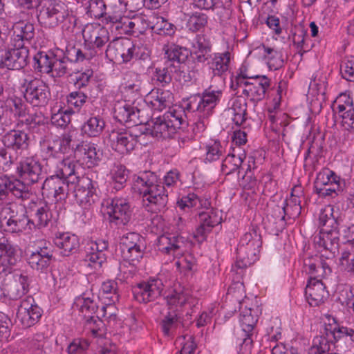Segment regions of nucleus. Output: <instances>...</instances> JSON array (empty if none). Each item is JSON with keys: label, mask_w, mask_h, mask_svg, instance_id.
Here are the masks:
<instances>
[{"label": "nucleus", "mask_w": 354, "mask_h": 354, "mask_svg": "<svg viewBox=\"0 0 354 354\" xmlns=\"http://www.w3.org/2000/svg\"><path fill=\"white\" fill-rule=\"evenodd\" d=\"M156 183V176L145 171L134 176L132 189L142 196L145 205L153 206L155 211L161 212L167 206L168 195L164 185Z\"/></svg>", "instance_id": "f257e3e1"}, {"label": "nucleus", "mask_w": 354, "mask_h": 354, "mask_svg": "<svg viewBox=\"0 0 354 354\" xmlns=\"http://www.w3.org/2000/svg\"><path fill=\"white\" fill-rule=\"evenodd\" d=\"M184 116V110H170L162 116L147 122L142 133L157 138H169L176 133L177 129L187 127V123Z\"/></svg>", "instance_id": "f03ea898"}, {"label": "nucleus", "mask_w": 354, "mask_h": 354, "mask_svg": "<svg viewBox=\"0 0 354 354\" xmlns=\"http://www.w3.org/2000/svg\"><path fill=\"white\" fill-rule=\"evenodd\" d=\"M262 245V239L260 229L258 227H252L241 239L236 250L237 258L242 265L237 262L239 268L251 265L257 259V253Z\"/></svg>", "instance_id": "7ed1b4c3"}, {"label": "nucleus", "mask_w": 354, "mask_h": 354, "mask_svg": "<svg viewBox=\"0 0 354 354\" xmlns=\"http://www.w3.org/2000/svg\"><path fill=\"white\" fill-rule=\"evenodd\" d=\"M2 142L5 147L0 149V156L9 165L17 160L19 151L27 150L29 147L28 136L21 130L13 129L7 132L3 136Z\"/></svg>", "instance_id": "20e7f679"}, {"label": "nucleus", "mask_w": 354, "mask_h": 354, "mask_svg": "<svg viewBox=\"0 0 354 354\" xmlns=\"http://www.w3.org/2000/svg\"><path fill=\"white\" fill-rule=\"evenodd\" d=\"M257 322V318L252 315L251 309H246L240 314L241 326L234 330V335L237 343L240 342V354H250L252 350V331Z\"/></svg>", "instance_id": "39448f33"}, {"label": "nucleus", "mask_w": 354, "mask_h": 354, "mask_svg": "<svg viewBox=\"0 0 354 354\" xmlns=\"http://www.w3.org/2000/svg\"><path fill=\"white\" fill-rule=\"evenodd\" d=\"M236 79L239 84H243L247 87L243 90V93L253 102L262 100L270 85L269 79L265 75L254 77L243 75L237 77Z\"/></svg>", "instance_id": "423d86ee"}, {"label": "nucleus", "mask_w": 354, "mask_h": 354, "mask_svg": "<svg viewBox=\"0 0 354 354\" xmlns=\"http://www.w3.org/2000/svg\"><path fill=\"white\" fill-rule=\"evenodd\" d=\"M24 87L26 100L35 106L46 105L50 98L48 86L39 79L26 80Z\"/></svg>", "instance_id": "0eeeda50"}, {"label": "nucleus", "mask_w": 354, "mask_h": 354, "mask_svg": "<svg viewBox=\"0 0 354 354\" xmlns=\"http://www.w3.org/2000/svg\"><path fill=\"white\" fill-rule=\"evenodd\" d=\"M28 47H13L10 50L0 49V66L10 70H19L28 64Z\"/></svg>", "instance_id": "6e6552de"}, {"label": "nucleus", "mask_w": 354, "mask_h": 354, "mask_svg": "<svg viewBox=\"0 0 354 354\" xmlns=\"http://www.w3.org/2000/svg\"><path fill=\"white\" fill-rule=\"evenodd\" d=\"M95 185V183L90 178L82 176L71 186L75 193V201L80 205L86 208L94 203L97 197Z\"/></svg>", "instance_id": "1a4fd4ad"}, {"label": "nucleus", "mask_w": 354, "mask_h": 354, "mask_svg": "<svg viewBox=\"0 0 354 354\" xmlns=\"http://www.w3.org/2000/svg\"><path fill=\"white\" fill-rule=\"evenodd\" d=\"M42 310L36 304L34 298L28 296L21 300L18 307L17 318L24 328L35 325L41 317Z\"/></svg>", "instance_id": "9d476101"}, {"label": "nucleus", "mask_w": 354, "mask_h": 354, "mask_svg": "<svg viewBox=\"0 0 354 354\" xmlns=\"http://www.w3.org/2000/svg\"><path fill=\"white\" fill-rule=\"evenodd\" d=\"M67 15L68 9L64 3L50 1L40 10L39 20L45 27L53 28L60 25Z\"/></svg>", "instance_id": "9b49d317"}, {"label": "nucleus", "mask_w": 354, "mask_h": 354, "mask_svg": "<svg viewBox=\"0 0 354 354\" xmlns=\"http://www.w3.org/2000/svg\"><path fill=\"white\" fill-rule=\"evenodd\" d=\"M106 208L110 222L115 225H125L131 218L132 211L130 204L125 198L111 199Z\"/></svg>", "instance_id": "f8f14e48"}, {"label": "nucleus", "mask_w": 354, "mask_h": 354, "mask_svg": "<svg viewBox=\"0 0 354 354\" xmlns=\"http://www.w3.org/2000/svg\"><path fill=\"white\" fill-rule=\"evenodd\" d=\"M164 289L162 280L153 279L138 283L133 288L134 299L138 302L148 303L159 297Z\"/></svg>", "instance_id": "ddd939ff"}, {"label": "nucleus", "mask_w": 354, "mask_h": 354, "mask_svg": "<svg viewBox=\"0 0 354 354\" xmlns=\"http://www.w3.org/2000/svg\"><path fill=\"white\" fill-rule=\"evenodd\" d=\"M134 50V45L129 39H116L109 44L105 54L111 61L127 62L133 57Z\"/></svg>", "instance_id": "4468645a"}, {"label": "nucleus", "mask_w": 354, "mask_h": 354, "mask_svg": "<svg viewBox=\"0 0 354 354\" xmlns=\"http://www.w3.org/2000/svg\"><path fill=\"white\" fill-rule=\"evenodd\" d=\"M71 186V183L59 177V174L52 175L43 183V194L53 197L56 201H62L67 198Z\"/></svg>", "instance_id": "2eb2a0df"}, {"label": "nucleus", "mask_w": 354, "mask_h": 354, "mask_svg": "<svg viewBox=\"0 0 354 354\" xmlns=\"http://www.w3.org/2000/svg\"><path fill=\"white\" fill-rule=\"evenodd\" d=\"M19 177L27 184H35L41 179V165L30 157L21 160L16 168Z\"/></svg>", "instance_id": "dca6fc26"}, {"label": "nucleus", "mask_w": 354, "mask_h": 354, "mask_svg": "<svg viewBox=\"0 0 354 354\" xmlns=\"http://www.w3.org/2000/svg\"><path fill=\"white\" fill-rule=\"evenodd\" d=\"M111 147L120 153H127L133 150L138 143V136L128 131H112L109 136Z\"/></svg>", "instance_id": "f3484780"}, {"label": "nucleus", "mask_w": 354, "mask_h": 354, "mask_svg": "<svg viewBox=\"0 0 354 354\" xmlns=\"http://www.w3.org/2000/svg\"><path fill=\"white\" fill-rule=\"evenodd\" d=\"M339 229H320L313 239L315 247L318 250L328 251L331 257H334L339 250Z\"/></svg>", "instance_id": "a211bd4d"}, {"label": "nucleus", "mask_w": 354, "mask_h": 354, "mask_svg": "<svg viewBox=\"0 0 354 354\" xmlns=\"http://www.w3.org/2000/svg\"><path fill=\"white\" fill-rule=\"evenodd\" d=\"M11 45L12 47H28L35 37V28L32 24L20 20L12 25Z\"/></svg>", "instance_id": "6ab92c4d"}, {"label": "nucleus", "mask_w": 354, "mask_h": 354, "mask_svg": "<svg viewBox=\"0 0 354 354\" xmlns=\"http://www.w3.org/2000/svg\"><path fill=\"white\" fill-rule=\"evenodd\" d=\"M114 118L121 124L131 123L137 125L142 121L140 119V111L126 101H118L114 106Z\"/></svg>", "instance_id": "aec40b11"}, {"label": "nucleus", "mask_w": 354, "mask_h": 354, "mask_svg": "<svg viewBox=\"0 0 354 354\" xmlns=\"http://www.w3.org/2000/svg\"><path fill=\"white\" fill-rule=\"evenodd\" d=\"M305 295L308 304L312 306H317L328 298V292L320 279L310 277L306 287Z\"/></svg>", "instance_id": "412c9836"}, {"label": "nucleus", "mask_w": 354, "mask_h": 354, "mask_svg": "<svg viewBox=\"0 0 354 354\" xmlns=\"http://www.w3.org/2000/svg\"><path fill=\"white\" fill-rule=\"evenodd\" d=\"M85 41L93 44V47L101 49L109 40L107 29L100 24L86 26L82 31Z\"/></svg>", "instance_id": "4be33fe9"}, {"label": "nucleus", "mask_w": 354, "mask_h": 354, "mask_svg": "<svg viewBox=\"0 0 354 354\" xmlns=\"http://www.w3.org/2000/svg\"><path fill=\"white\" fill-rule=\"evenodd\" d=\"M184 242L182 237L163 234L158 237L157 247L159 252L164 254L171 255L174 257L183 254L182 248Z\"/></svg>", "instance_id": "5701e85b"}, {"label": "nucleus", "mask_w": 354, "mask_h": 354, "mask_svg": "<svg viewBox=\"0 0 354 354\" xmlns=\"http://www.w3.org/2000/svg\"><path fill=\"white\" fill-rule=\"evenodd\" d=\"M222 97L221 91L205 90L201 96H198V102L196 111L203 117H209L219 102Z\"/></svg>", "instance_id": "b1692460"}, {"label": "nucleus", "mask_w": 354, "mask_h": 354, "mask_svg": "<svg viewBox=\"0 0 354 354\" xmlns=\"http://www.w3.org/2000/svg\"><path fill=\"white\" fill-rule=\"evenodd\" d=\"M55 245L61 250L64 257H68L75 253L80 246L78 237L68 232H57L54 239Z\"/></svg>", "instance_id": "393cba45"}, {"label": "nucleus", "mask_w": 354, "mask_h": 354, "mask_svg": "<svg viewBox=\"0 0 354 354\" xmlns=\"http://www.w3.org/2000/svg\"><path fill=\"white\" fill-rule=\"evenodd\" d=\"M77 306H80V312L82 313V316L85 319V322L87 321H92L94 319H98L101 317H104L106 315L107 309L113 308V306H103L101 308V312L97 313V315L95 314L97 313V306L93 300L88 297L79 299L76 303Z\"/></svg>", "instance_id": "a878e982"}, {"label": "nucleus", "mask_w": 354, "mask_h": 354, "mask_svg": "<svg viewBox=\"0 0 354 354\" xmlns=\"http://www.w3.org/2000/svg\"><path fill=\"white\" fill-rule=\"evenodd\" d=\"M75 155L82 158L83 163L88 167H93L100 159L101 153L97 150L96 145L93 143L82 142L76 146Z\"/></svg>", "instance_id": "bb28decb"}, {"label": "nucleus", "mask_w": 354, "mask_h": 354, "mask_svg": "<svg viewBox=\"0 0 354 354\" xmlns=\"http://www.w3.org/2000/svg\"><path fill=\"white\" fill-rule=\"evenodd\" d=\"M29 230L32 227L42 228L50 221L49 208L46 205H35L30 208Z\"/></svg>", "instance_id": "cd10ccee"}, {"label": "nucleus", "mask_w": 354, "mask_h": 354, "mask_svg": "<svg viewBox=\"0 0 354 354\" xmlns=\"http://www.w3.org/2000/svg\"><path fill=\"white\" fill-rule=\"evenodd\" d=\"M163 51L168 59L167 63H171V62H176L179 66H178L181 73H184V66H181L180 64L184 63L188 58L189 51L186 48L179 46L174 43L167 44L164 45Z\"/></svg>", "instance_id": "c85d7f7f"}, {"label": "nucleus", "mask_w": 354, "mask_h": 354, "mask_svg": "<svg viewBox=\"0 0 354 354\" xmlns=\"http://www.w3.org/2000/svg\"><path fill=\"white\" fill-rule=\"evenodd\" d=\"M18 261V255L15 247L7 239L0 241V262L12 270Z\"/></svg>", "instance_id": "c756f323"}, {"label": "nucleus", "mask_w": 354, "mask_h": 354, "mask_svg": "<svg viewBox=\"0 0 354 354\" xmlns=\"http://www.w3.org/2000/svg\"><path fill=\"white\" fill-rule=\"evenodd\" d=\"M333 207L331 205H327L322 209L319 216V225L322 226L321 229H326V230L339 229L342 220L333 214Z\"/></svg>", "instance_id": "7c9ffc66"}, {"label": "nucleus", "mask_w": 354, "mask_h": 354, "mask_svg": "<svg viewBox=\"0 0 354 354\" xmlns=\"http://www.w3.org/2000/svg\"><path fill=\"white\" fill-rule=\"evenodd\" d=\"M60 160V167L56 174H59V177H62L67 182L70 183L73 186L77 178H80L81 176H76V165L77 163L72 160L68 158L62 159Z\"/></svg>", "instance_id": "2f4dec72"}, {"label": "nucleus", "mask_w": 354, "mask_h": 354, "mask_svg": "<svg viewBox=\"0 0 354 354\" xmlns=\"http://www.w3.org/2000/svg\"><path fill=\"white\" fill-rule=\"evenodd\" d=\"M1 223H4L6 220L17 219L29 217L27 215V211L24 206L17 203H8L2 207Z\"/></svg>", "instance_id": "473e14b6"}, {"label": "nucleus", "mask_w": 354, "mask_h": 354, "mask_svg": "<svg viewBox=\"0 0 354 354\" xmlns=\"http://www.w3.org/2000/svg\"><path fill=\"white\" fill-rule=\"evenodd\" d=\"M230 62V54L229 52L215 55L209 63L214 75L221 76L225 73L229 68Z\"/></svg>", "instance_id": "72a5a7b5"}, {"label": "nucleus", "mask_w": 354, "mask_h": 354, "mask_svg": "<svg viewBox=\"0 0 354 354\" xmlns=\"http://www.w3.org/2000/svg\"><path fill=\"white\" fill-rule=\"evenodd\" d=\"M104 127L105 122L100 116H92L82 125V131L90 137H96L102 132Z\"/></svg>", "instance_id": "f704fd0d"}, {"label": "nucleus", "mask_w": 354, "mask_h": 354, "mask_svg": "<svg viewBox=\"0 0 354 354\" xmlns=\"http://www.w3.org/2000/svg\"><path fill=\"white\" fill-rule=\"evenodd\" d=\"M151 24V30L158 35L171 36L176 32L175 26L161 16L153 17Z\"/></svg>", "instance_id": "c9c22d12"}, {"label": "nucleus", "mask_w": 354, "mask_h": 354, "mask_svg": "<svg viewBox=\"0 0 354 354\" xmlns=\"http://www.w3.org/2000/svg\"><path fill=\"white\" fill-rule=\"evenodd\" d=\"M129 171L122 165H115L111 173V185L116 191L122 189L126 185Z\"/></svg>", "instance_id": "e433bc0d"}, {"label": "nucleus", "mask_w": 354, "mask_h": 354, "mask_svg": "<svg viewBox=\"0 0 354 354\" xmlns=\"http://www.w3.org/2000/svg\"><path fill=\"white\" fill-rule=\"evenodd\" d=\"M330 328L326 327V335L331 337L335 342L344 338H349L351 342H354V330L350 328L340 326L335 324L333 327L329 324Z\"/></svg>", "instance_id": "4c0bfd02"}, {"label": "nucleus", "mask_w": 354, "mask_h": 354, "mask_svg": "<svg viewBox=\"0 0 354 354\" xmlns=\"http://www.w3.org/2000/svg\"><path fill=\"white\" fill-rule=\"evenodd\" d=\"M245 158L244 153L241 155L228 154L223 161L221 165L222 172L225 175H229L239 170Z\"/></svg>", "instance_id": "58836bf2"}, {"label": "nucleus", "mask_w": 354, "mask_h": 354, "mask_svg": "<svg viewBox=\"0 0 354 354\" xmlns=\"http://www.w3.org/2000/svg\"><path fill=\"white\" fill-rule=\"evenodd\" d=\"M30 184H27L23 180L10 178V183L8 184V194L10 192L16 198L22 200H26L29 198L30 192L28 186Z\"/></svg>", "instance_id": "ea45409f"}, {"label": "nucleus", "mask_w": 354, "mask_h": 354, "mask_svg": "<svg viewBox=\"0 0 354 354\" xmlns=\"http://www.w3.org/2000/svg\"><path fill=\"white\" fill-rule=\"evenodd\" d=\"M30 184H27L23 180L10 178V183L8 184V194L10 192L16 198L22 200H26L29 198L30 192L28 186Z\"/></svg>", "instance_id": "a19ab883"}, {"label": "nucleus", "mask_w": 354, "mask_h": 354, "mask_svg": "<svg viewBox=\"0 0 354 354\" xmlns=\"http://www.w3.org/2000/svg\"><path fill=\"white\" fill-rule=\"evenodd\" d=\"M345 187V182L340 177H335L332 180V184L328 187H322L320 190H315V192L321 197L337 196L339 192H342Z\"/></svg>", "instance_id": "79ce46f5"}, {"label": "nucleus", "mask_w": 354, "mask_h": 354, "mask_svg": "<svg viewBox=\"0 0 354 354\" xmlns=\"http://www.w3.org/2000/svg\"><path fill=\"white\" fill-rule=\"evenodd\" d=\"M176 68L177 66L171 63H166L164 66L156 68L154 77L162 86H165L171 82L173 71H176Z\"/></svg>", "instance_id": "37998d69"}, {"label": "nucleus", "mask_w": 354, "mask_h": 354, "mask_svg": "<svg viewBox=\"0 0 354 354\" xmlns=\"http://www.w3.org/2000/svg\"><path fill=\"white\" fill-rule=\"evenodd\" d=\"M29 290V281L27 276L20 274L18 279L9 291L12 299H17L26 294Z\"/></svg>", "instance_id": "c03bdc74"}, {"label": "nucleus", "mask_w": 354, "mask_h": 354, "mask_svg": "<svg viewBox=\"0 0 354 354\" xmlns=\"http://www.w3.org/2000/svg\"><path fill=\"white\" fill-rule=\"evenodd\" d=\"M53 55L39 53L34 57V68L44 73H52Z\"/></svg>", "instance_id": "a18cd8bd"}, {"label": "nucleus", "mask_w": 354, "mask_h": 354, "mask_svg": "<svg viewBox=\"0 0 354 354\" xmlns=\"http://www.w3.org/2000/svg\"><path fill=\"white\" fill-rule=\"evenodd\" d=\"M29 217L11 219L10 221L6 220L4 223H1L4 227V230L10 233H19L22 232L27 229H29Z\"/></svg>", "instance_id": "49530a36"}, {"label": "nucleus", "mask_w": 354, "mask_h": 354, "mask_svg": "<svg viewBox=\"0 0 354 354\" xmlns=\"http://www.w3.org/2000/svg\"><path fill=\"white\" fill-rule=\"evenodd\" d=\"M106 6L104 0H89L86 7L87 14L96 19L104 17L106 19Z\"/></svg>", "instance_id": "de8ad7c7"}, {"label": "nucleus", "mask_w": 354, "mask_h": 354, "mask_svg": "<svg viewBox=\"0 0 354 354\" xmlns=\"http://www.w3.org/2000/svg\"><path fill=\"white\" fill-rule=\"evenodd\" d=\"M6 104L18 117H24L27 113V105L23 100L17 96L8 97L6 100Z\"/></svg>", "instance_id": "09e8293b"}, {"label": "nucleus", "mask_w": 354, "mask_h": 354, "mask_svg": "<svg viewBox=\"0 0 354 354\" xmlns=\"http://www.w3.org/2000/svg\"><path fill=\"white\" fill-rule=\"evenodd\" d=\"M144 242V238L140 234L136 232L128 233L120 239L121 252L130 250L136 245H143Z\"/></svg>", "instance_id": "8fccbe9b"}, {"label": "nucleus", "mask_w": 354, "mask_h": 354, "mask_svg": "<svg viewBox=\"0 0 354 354\" xmlns=\"http://www.w3.org/2000/svg\"><path fill=\"white\" fill-rule=\"evenodd\" d=\"M263 48L266 53L265 58L268 59V64L270 68L277 70L283 66V60L280 52L265 45H263Z\"/></svg>", "instance_id": "3c124183"}, {"label": "nucleus", "mask_w": 354, "mask_h": 354, "mask_svg": "<svg viewBox=\"0 0 354 354\" xmlns=\"http://www.w3.org/2000/svg\"><path fill=\"white\" fill-rule=\"evenodd\" d=\"M171 93L169 91H158L157 95L151 101L152 107L158 111H162L171 104Z\"/></svg>", "instance_id": "603ef678"}, {"label": "nucleus", "mask_w": 354, "mask_h": 354, "mask_svg": "<svg viewBox=\"0 0 354 354\" xmlns=\"http://www.w3.org/2000/svg\"><path fill=\"white\" fill-rule=\"evenodd\" d=\"M335 177H339L335 173L328 169H323L317 175V178L314 182V187L315 190H320L322 187H328L332 184V180Z\"/></svg>", "instance_id": "864d4df0"}, {"label": "nucleus", "mask_w": 354, "mask_h": 354, "mask_svg": "<svg viewBox=\"0 0 354 354\" xmlns=\"http://www.w3.org/2000/svg\"><path fill=\"white\" fill-rule=\"evenodd\" d=\"M221 218L213 210L199 213L200 224L205 226L207 230L212 229L221 223Z\"/></svg>", "instance_id": "5fc2aeb1"}, {"label": "nucleus", "mask_w": 354, "mask_h": 354, "mask_svg": "<svg viewBox=\"0 0 354 354\" xmlns=\"http://www.w3.org/2000/svg\"><path fill=\"white\" fill-rule=\"evenodd\" d=\"M330 337L324 335L315 337L313 339L312 351L315 350V353L317 354H323L330 351L333 342Z\"/></svg>", "instance_id": "6e6d98bb"}, {"label": "nucleus", "mask_w": 354, "mask_h": 354, "mask_svg": "<svg viewBox=\"0 0 354 354\" xmlns=\"http://www.w3.org/2000/svg\"><path fill=\"white\" fill-rule=\"evenodd\" d=\"M145 244L136 245L130 250L122 251V256L124 261H129L131 264L138 262L143 257Z\"/></svg>", "instance_id": "4d7b16f0"}, {"label": "nucleus", "mask_w": 354, "mask_h": 354, "mask_svg": "<svg viewBox=\"0 0 354 354\" xmlns=\"http://www.w3.org/2000/svg\"><path fill=\"white\" fill-rule=\"evenodd\" d=\"M188 296L183 291L174 290L171 293L166 297L167 304L170 309L176 308L178 306H183L187 301Z\"/></svg>", "instance_id": "13d9d810"}, {"label": "nucleus", "mask_w": 354, "mask_h": 354, "mask_svg": "<svg viewBox=\"0 0 354 354\" xmlns=\"http://www.w3.org/2000/svg\"><path fill=\"white\" fill-rule=\"evenodd\" d=\"M90 346L88 340L82 338L74 339L68 346V354H85Z\"/></svg>", "instance_id": "bf43d9fd"}, {"label": "nucleus", "mask_w": 354, "mask_h": 354, "mask_svg": "<svg viewBox=\"0 0 354 354\" xmlns=\"http://www.w3.org/2000/svg\"><path fill=\"white\" fill-rule=\"evenodd\" d=\"M70 64H71V62L68 58L58 59L54 56L53 57L52 73H55V75L57 77H62L68 73Z\"/></svg>", "instance_id": "052dcab7"}, {"label": "nucleus", "mask_w": 354, "mask_h": 354, "mask_svg": "<svg viewBox=\"0 0 354 354\" xmlns=\"http://www.w3.org/2000/svg\"><path fill=\"white\" fill-rule=\"evenodd\" d=\"M335 103V109L338 111L339 113H342V115H346L354 109L353 108V101L351 97L346 94H341L336 100Z\"/></svg>", "instance_id": "680f3d73"}, {"label": "nucleus", "mask_w": 354, "mask_h": 354, "mask_svg": "<svg viewBox=\"0 0 354 354\" xmlns=\"http://www.w3.org/2000/svg\"><path fill=\"white\" fill-rule=\"evenodd\" d=\"M207 19L205 14L198 12L193 14L188 21L189 29L194 32L201 30L206 26Z\"/></svg>", "instance_id": "e2e57ef3"}, {"label": "nucleus", "mask_w": 354, "mask_h": 354, "mask_svg": "<svg viewBox=\"0 0 354 354\" xmlns=\"http://www.w3.org/2000/svg\"><path fill=\"white\" fill-rule=\"evenodd\" d=\"M231 0H222L220 4L216 5V15L221 22H226L231 17L232 10L231 8Z\"/></svg>", "instance_id": "0e129e2a"}, {"label": "nucleus", "mask_w": 354, "mask_h": 354, "mask_svg": "<svg viewBox=\"0 0 354 354\" xmlns=\"http://www.w3.org/2000/svg\"><path fill=\"white\" fill-rule=\"evenodd\" d=\"M134 30H131L133 35L138 37L144 34L149 27V22L145 15H134L133 21Z\"/></svg>", "instance_id": "69168bd1"}, {"label": "nucleus", "mask_w": 354, "mask_h": 354, "mask_svg": "<svg viewBox=\"0 0 354 354\" xmlns=\"http://www.w3.org/2000/svg\"><path fill=\"white\" fill-rule=\"evenodd\" d=\"M340 73L345 80L354 82V57L342 62Z\"/></svg>", "instance_id": "338daca9"}, {"label": "nucleus", "mask_w": 354, "mask_h": 354, "mask_svg": "<svg viewBox=\"0 0 354 354\" xmlns=\"http://www.w3.org/2000/svg\"><path fill=\"white\" fill-rule=\"evenodd\" d=\"M339 266L346 272L354 273V253L343 252L339 259Z\"/></svg>", "instance_id": "774afa93"}]
</instances>
